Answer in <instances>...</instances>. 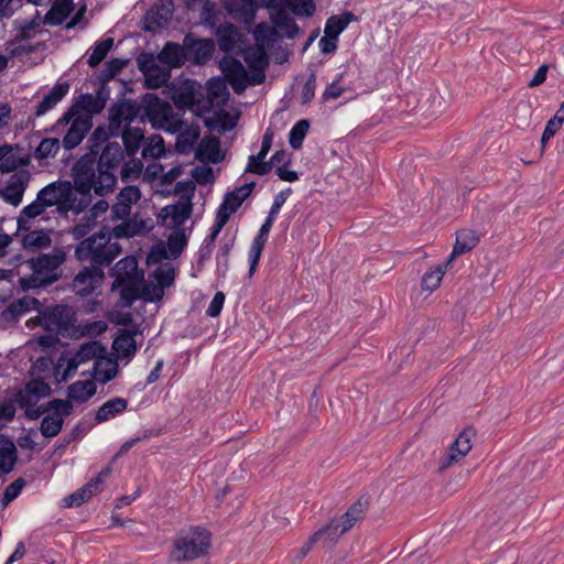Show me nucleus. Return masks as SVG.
I'll return each instance as SVG.
<instances>
[{"label":"nucleus","instance_id":"31","mask_svg":"<svg viewBox=\"0 0 564 564\" xmlns=\"http://www.w3.org/2000/svg\"><path fill=\"white\" fill-rule=\"evenodd\" d=\"M96 393V384L91 380L75 381L67 388V397L69 400L83 403L88 401Z\"/></svg>","mask_w":564,"mask_h":564},{"label":"nucleus","instance_id":"58","mask_svg":"<svg viewBox=\"0 0 564 564\" xmlns=\"http://www.w3.org/2000/svg\"><path fill=\"white\" fill-rule=\"evenodd\" d=\"M235 34H236V29L232 24H228V26L225 28L224 30L219 29L217 31L218 45L221 51L229 52L234 48Z\"/></svg>","mask_w":564,"mask_h":564},{"label":"nucleus","instance_id":"45","mask_svg":"<svg viewBox=\"0 0 564 564\" xmlns=\"http://www.w3.org/2000/svg\"><path fill=\"white\" fill-rule=\"evenodd\" d=\"M113 46V39L107 37L96 43L91 54L87 59V64L89 67H97L108 55L109 51Z\"/></svg>","mask_w":564,"mask_h":564},{"label":"nucleus","instance_id":"52","mask_svg":"<svg viewBox=\"0 0 564 564\" xmlns=\"http://www.w3.org/2000/svg\"><path fill=\"white\" fill-rule=\"evenodd\" d=\"M143 158L160 159L165 155L164 140L160 134H153L149 139V143L142 150Z\"/></svg>","mask_w":564,"mask_h":564},{"label":"nucleus","instance_id":"37","mask_svg":"<svg viewBox=\"0 0 564 564\" xmlns=\"http://www.w3.org/2000/svg\"><path fill=\"white\" fill-rule=\"evenodd\" d=\"M272 22L274 26L283 32L284 36L288 39H294L299 32L300 28L294 21L293 18H291L285 10L276 11L274 15H271Z\"/></svg>","mask_w":564,"mask_h":564},{"label":"nucleus","instance_id":"1","mask_svg":"<svg viewBox=\"0 0 564 564\" xmlns=\"http://www.w3.org/2000/svg\"><path fill=\"white\" fill-rule=\"evenodd\" d=\"M141 110H143V116L149 119L154 129H164L169 133L176 131L174 127L164 128L163 122L158 123L159 119L167 121L171 106L153 93H145L141 97L140 104L128 98L116 101L108 110V124L120 134L122 126L134 122Z\"/></svg>","mask_w":564,"mask_h":564},{"label":"nucleus","instance_id":"34","mask_svg":"<svg viewBox=\"0 0 564 564\" xmlns=\"http://www.w3.org/2000/svg\"><path fill=\"white\" fill-rule=\"evenodd\" d=\"M21 245L25 250H42L51 247L52 238L43 229H36L24 235Z\"/></svg>","mask_w":564,"mask_h":564},{"label":"nucleus","instance_id":"29","mask_svg":"<svg viewBox=\"0 0 564 564\" xmlns=\"http://www.w3.org/2000/svg\"><path fill=\"white\" fill-rule=\"evenodd\" d=\"M115 170L106 167H97V175L94 178V192L97 196L104 197L111 193L117 185V176Z\"/></svg>","mask_w":564,"mask_h":564},{"label":"nucleus","instance_id":"62","mask_svg":"<svg viewBox=\"0 0 564 564\" xmlns=\"http://www.w3.org/2000/svg\"><path fill=\"white\" fill-rule=\"evenodd\" d=\"M48 409L50 411H55L54 415L56 417H61L64 420V417L72 414L73 404L69 400L53 399L48 402Z\"/></svg>","mask_w":564,"mask_h":564},{"label":"nucleus","instance_id":"27","mask_svg":"<svg viewBox=\"0 0 564 564\" xmlns=\"http://www.w3.org/2000/svg\"><path fill=\"white\" fill-rule=\"evenodd\" d=\"M479 242V238L474 230L463 229L456 234V242L454 245L453 251L445 263L447 267L455 257L464 254L466 252L471 251Z\"/></svg>","mask_w":564,"mask_h":564},{"label":"nucleus","instance_id":"61","mask_svg":"<svg viewBox=\"0 0 564 564\" xmlns=\"http://www.w3.org/2000/svg\"><path fill=\"white\" fill-rule=\"evenodd\" d=\"M191 174L199 185H208L215 182L214 171L210 166H195Z\"/></svg>","mask_w":564,"mask_h":564},{"label":"nucleus","instance_id":"32","mask_svg":"<svg viewBox=\"0 0 564 564\" xmlns=\"http://www.w3.org/2000/svg\"><path fill=\"white\" fill-rule=\"evenodd\" d=\"M352 21H357V17L351 11H345L338 15H330L326 20L324 33L338 37Z\"/></svg>","mask_w":564,"mask_h":564},{"label":"nucleus","instance_id":"47","mask_svg":"<svg viewBox=\"0 0 564 564\" xmlns=\"http://www.w3.org/2000/svg\"><path fill=\"white\" fill-rule=\"evenodd\" d=\"M61 148V142L57 138H45L34 151V156L37 160L55 158Z\"/></svg>","mask_w":564,"mask_h":564},{"label":"nucleus","instance_id":"44","mask_svg":"<svg viewBox=\"0 0 564 564\" xmlns=\"http://www.w3.org/2000/svg\"><path fill=\"white\" fill-rule=\"evenodd\" d=\"M95 492L96 490L93 488V484L88 482L72 495L65 497L62 506L64 508L79 507L88 501Z\"/></svg>","mask_w":564,"mask_h":564},{"label":"nucleus","instance_id":"9","mask_svg":"<svg viewBox=\"0 0 564 564\" xmlns=\"http://www.w3.org/2000/svg\"><path fill=\"white\" fill-rule=\"evenodd\" d=\"M109 274L115 278L111 290H117L120 282L137 281L143 282L144 272L138 268V261L133 256L120 259L110 270Z\"/></svg>","mask_w":564,"mask_h":564},{"label":"nucleus","instance_id":"14","mask_svg":"<svg viewBox=\"0 0 564 564\" xmlns=\"http://www.w3.org/2000/svg\"><path fill=\"white\" fill-rule=\"evenodd\" d=\"M91 128V116H77L63 138L62 144L64 149L73 150L79 145Z\"/></svg>","mask_w":564,"mask_h":564},{"label":"nucleus","instance_id":"13","mask_svg":"<svg viewBox=\"0 0 564 564\" xmlns=\"http://www.w3.org/2000/svg\"><path fill=\"white\" fill-rule=\"evenodd\" d=\"M41 315L44 319L45 328L55 326L58 330H68L75 319L72 307L63 304L46 307L41 312Z\"/></svg>","mask_w":564,"mask_h":564},{"label":"nucleus","instance_id":"17","mask_svg":"<svg viewBox=\"0 0 564 564\" xmlns=\"http://www.w3.org/2000/svg\"><path fill=\"white\" fill-rule=\"evenodd\" d=\"M370 508V497L368 495L360 496L340 517L341 530L340 533L348 532L358 521L366 517Z\"/></svg>","mask_w":564,"mask_h":564},{"label":"nucleus","instance_id":"16","mask_svg":"<svg viewBox=\"0 0 564 564\" xmlns=\"http://www.w3.org/2000/svg\"><path fill=\"white\" fill-rule=\"evenodd\" d=\"M195 158L202 163H220L225 159V152L221 151L220 140L215 135H206L200 141Z\"/></svg>","mask_w":564,"mask_h":564},{"label":"nucleus","instance_id":"26","mask_svg":"<svg viewBox=\"0 0 564 564\" xmlns=\"http://www.w3.org/2000/svg\"><path fill=\"white\" fill-rule=\"evenodd\" d=\"M128 404V400L120 397L106 401L99 406L95 414V424H100L122 414L127 410Z\"/></svg>","mask_w":564,"mask_h":564},{"label":"nucleus","instance_id":"57","mask_svg":"<svg viewBox=\"0 0 564 564\" xmlns=\"http://www.w3.org/2000/svg\"><path fill=\"white\" fill-rule=\"evenodd\" d=\"M340 530L341 519L339 521L332 520L329 523L316 531V533H321V540L325 539V541L334 544L344 534L340 533Z\"/></svg>","mask_w":564,"mask_h":564},{"label":"nucleus","instance_id":"48","mask_svg":"<svg viewBox=\"0 0 564 564\" xmlns=\"http://www.w3.org/2000/svg\"><path fill=\"white\" fill-rule=\"evenodd\" d=\"M187 246V237L184 229L173 231L167 238V247L172 259H177Z\"/></svg>","mask_w":564,"mask_h":564},{"label":"nucleus","instance_id":"33","mask_svg":"<svg viewBox=\"0 0 564 564\" xmlns=\"http://www.w3.org/2000/svg\"><path fill=\"white\" fill-rule=\"evenodd\" d=\"M112 349L117 352V358L127 359L129 362L138 351L135 338H130V335L122 336L117 332V336L111 345Z\"/></svg>","mask_w":564,"mask_h":564},{"label":"nucleus","instance_id":"22","mask_svg":"<svg viewBox=\"0 0 564 564\" xmlns=\"http://www.w3.org/2000/svg\"><path fill=\"white\" fill-rule=\"evenodd\" d=\"M184 45L186 46V52H192L194 54V61L197 64H200L207 61L213 52L215 51V44L213 40L209 39H194L192 34H186L184 37Z\"/></svg>","mask_w":564,"mask_h":564},{"label":"nucleus","instance_id":"53","mask_svg":"<svg viewBox=\"0 0 564 564\" xmlns=\"http://www.w3.org/2000/svg\"><path fill=\"white\" fill-rule=\"evenodd\" d=\"M64 420L55 415H46L43 417L40 431L44 437H54L59 434L63 429Z\"/></svg>","mask_w":564,"mask_h":564},{"label":"nucleus","instance_id":"55","mask_svg":"<svg viewBox=\"0 0 564 564\" xmlns=\"http://www.w3.org/2000/svg\"><path fill=\"white\" fill-rule=\"evenodd\" d=\"M52 392V389L48 383H46L42 378L33 379L25 386V394L26 397H35L36 400L40 398L48 397Z\"/></svg>","mask_w":564,"mask_h":564},{"label":"nucleus","instance_id":"24","mask_svg":"<svg viewBox=\"0 0 564 564\" xmlns=\"http://www.w3.org/2000/svg\"><path fill=\"white\" fill-rule=\"evenodd\" d=\"M264 0H225L226 10L237 19L248 21L254 17Z\"/></svg>","mask_w":564,"mask_h":564},{"label":"nucleus","instance_id":"41","mask_svg":"<svg viewBox=\"0 0 564 564\" xmlns=\"http://www.w3.org/2000/svg\"><path fill=\"white\" fill-rule=\"evenodd\" d=\"M15 401L20 408L25 409V416L31 421L40 419L42 414L50 411L48 402L46 404H42L41 406L33 408L36 403V400L32 401L31 398L24 395L21 391L18 393Z\"/></svg>","mask_w":564,"mask_h":564},{"label":"nucleus","instance_id":"21","mask_svg":"<svg viewBox=\"0 0 564 564\" xmlns=\"http://www.w3.org/2000/svg\"><path fill=\"white\" fill-rule=\"evenodd\" d=\"M124 159V152L117 141L107 142L97 156V167L116 170Z\"/></svg>","mask_w":564,"mask_h":564},{"label":"nucleus","instance_id":"4","mask_svg":"<svg viewBox=\"0 0 564 564\" xmlns=\"http://www.w3.org/2000/svg\"><path fill=\"white\" fill-rule=\"evenodd\" d=\"M76 354L79 361L83 362L95 359L94 375L99 382L106 384L117 377L119 372L117 358L107 356V349L100 341L84 343Z\"/></svg>","mask_w":564,"mask_h":564},{"label":"nucleus","instance_id":"19","mask_svg":"<svg viewBox=\"0 0 564 564\" xmlns=\"http://www.w3.org/2000/svg\"><path fill=\"white\" fill-rule=\"evenodd\" d=\"M192 213V202H178L177 204L164 207L162 214L158 216V223L163 225L166 218L171 216L173 221L171 227L181 229L180 226L191 217Z\"/></svg>","mask_w":564,"mask_h":564},{"label":"nucleus","instance_id":"28","mask_svg":"<svg viewBox=\"0 0 564 564\" xmlns=\"http://www.w3.org/2000/svg\"><path fill=\"white\" fill-rule=\"evenodd\" d=\"M119 135L121 137L124 147L123 152H126L128 156H134L144 141V130L139 127L128 124L120 130Z\"/></svg>","mask_w":564,"mask_h":564},{"label":"nucleus","instance_id":"20","mask_svg":"<svg viewBox=\"0 0 564 564\" xmlns=\"http://www.w3.org/2000/svg\"><path fill=\"white\" fill-rule=\"evenodd\" d=\"M158 59L165 64L169 69L182 67L187 59L186 46L174 42H166L158 54Z\"/></svg>","mask_w":564,"mask_h":564},{"label":"nucleus","instance_id":"49","mask_svg":"<svg viewBox=\"0 0 564 564\" xmlns=\"http://www.w3.org/2000/svg\"><path fill=\"white\" fill-rule=\"evenodd\" d=\"M199 138V128H188L182 132L175 143L176 151L180 153L188 152Z\"/></svg>","mask_w":564,"mask_h":564},{"label":"nucleus","instance_id":"56","mask_svg":"<svg viewBox=\"0 0 564 564\" xmlns=\"http://www.w3.org/2000/svg\"><path fill=\"white\" fill-rule=\"evenodd\" d=\"M145 87L149 89H158L165 86L170 79V69H162L158 66V70H153L144 75Z\"/></svg>","mask_w":564,"mask_h":564},{"label":"nucleus","instance_id":"43","mask_svg":"<svg viewBox=\"0 0 564 564\" xmlns=\"http://www.w3.org/2000/svg\"><path fill=\"white\" fill-rule=\"evenodd\" d=\"M269 236L261 234L258 231L257 236L253 238L250 250H249V275H252L257 267L259 264V260L261 257V253L264 249V246L268 241Z\"/></svg>","mask_w":564,"mask_h":564},{"label":"nucleus","instance_id":"3","mask_svg":"<svg viewBox=\"0 0 564 564\" xmlns=\"http://www.w3.org/2000/svg\"><path fill=\"white\" fill-rule=\"evenodd\" d=\"M212 546V533L199 525H191L173 539L169 561L183 563L206 556Z\"/></svg>","mask_w":564,"mask_h":564},{"label":"nucleus","instance_id":"8","mask_svg":"<svg viewBox=\"0 0 564 564\" xmlns=\"http://www.w3.org/2000/svg\"><path fill=\"white\" fill-rule=\"evenodd\" d=\"M104 280L105 272L101 268L85 267L74 276L72 289L80 297H86L94 294Z\"/></svg>","mask_w":564,"mask_h":564},{"label":"nucleus","instance_id":"6","mask_svg":"<svg viewBox=\"0 0 564 564\" xmlns=\"http://www.w3.org/2000/svg\"><path fill=\"white\" fill-rule=\"evenodd\" d=\"M107 237L104 230L95 232L93 236L83 239L75 249V257L79 261H90L89 267H97L104 270L112 263L109 252L106 250Z\"/></svg>","mask_w":564,"mask_h":564},{"label":"nucleus","instance_id":"35","mask_svg":"<svg viewBox=\"0 0 564 564\" xmlns=\"http://www.w3.org/2000/svg\"><path fill=\"white\" fill-rule=\"evenodd\" d=\"M117 137H119V133L117 131L112 130V128H110L109 124L108 126L99 124L95 128L93 133L89 135V138L87 140V148L90 151H97V153H99L101 150V145L104 143L109 142L108 140L110 138H117Z\"/></svg>","mask_w":564,"mask_h":564},{"label":"nucleus","instance_id":"54","mask_svg":"<svg viewBox=\"0 0 564 564\" xmlns=\"http://www.w3.org/2000/svg\"><path fill=\"white\" fill-rule=\"evenodd\" d=\"M444 273L445 269L442 265L425 272L421 281L422 289L430 292L435 291L440 286Z\"/></svg>","mask_w":564,"mask_h":564},{"label":"nucleus","instance_id":"50","mask_svg":"<svg viewBox=\"0 0 564 564\" xmlns=\"http://www.w3.org/2000/svg\"><path fill=\"white\" fill-rule=\"evenodd\" d=\"M131 160L123 163L120 171V177L122 182H130L134 178H138L143 170V163L140 159L134 156H130Z\"/></svg>","mask_w":564,"mask_h":564},{"label":"nucleus","instance_id":"12","mask_svg":"<svg viewBox=\"0 0 564 564\" xmlns=\"http://www.w3.org/2000/svg\"><path fill=\"white\" fill-rule=\"evenodd\" d=\"M219 68L225 74L227 82L237 95H241L246 90L245 82L247 80V72L242 63L232 56H224L219 62Z\"/></svg>","mask_w":564,"mask_h":564},{"label":"nucleus","instance_id":"11","mask_svg":"<svg viewBox=\"0 0 564 564\" xmlns=\"http://www.w3.org/2000/svg\"><path fill=\"white\" fill-rule=\"evenodd\" d=\"M31 180V173L21 169L13 173L8 182V185L0 189V196L12 206L17 207L21 204L23 194Z\"/></svg>","mask_w":564,"mask_h":564},{"label":"nucleus","instance_id":"42","mask_svg":"<svg viewBox=\"0 0 564 564\" xmlns=\"http://www.w3.org/2000/svg\"><path fill=\"white\" fill-rule=\"evenodd\" d=\"M269 236L261 234L258 231L257 236L253 238L250 250H249V275H252L257 267L259 264V260L261 257V253L264 249V246L268 241Z\"/></svg>","mask_w":564,"mask_h":564},{"label":"nucleus","instance_id":"15","mask_svg":"<svg viewBox=\"0 0 564 564\" xmlns=\"http://www.w3.org/2000/svg\"><path fill=\"white\" fill-rule=\"evenodd\" d=\"M173 1L172 0H160L151 10L144 15L143 31L153 32L156 28L169 22L173 15Z\"/></svg>","mask_w":564,"mask_h":564},{"label":"nucleus","instance_id":"7","mask_svg":"<svg viewBox=\"0 0 564 564\" xmlns=\"http://www.w3.org/2000/svg\"><path fill=\"white\" fill-rule=\"evenodd\" d=\"M98 154L97 151L88 150L72 169L75 189L82 196H89L94 187Z\"/></svg>","mask_w":564,"mask_h":564},{"label":"nucleus","instance_id":"38","mask_svg":"<svg viewBox=\"0 0 564 564\" xmlns=\"http://www.w3.org/2000/svg\"><path fill=\"white\" fill-rule=\"evenodd\" d=\"M141 283L137 281L120 282V305L122 307H131L132 304L141 299Z\"/></svg>","mask_w":564,"mask_h":564},{"label":"nucleus","instance_id":"2","mask_svg":"<svg viewBox=\"0 0 564 564\" xmlns=\"http://www.w3.org/2000/svg\"><path fill=\"white\" fill-rule=\"evenodd\" d=\"M66 253L63 249L54 248L52 253H40L37 257L26 259L25 263L32 273L20 278L21 291L46 289L61 279L57 273L59 267L65 262Z\"/></svg>","mask_w":564,"mask_h":564},{"label":"nucleus","instance_id":"39","mask_svg":"<svg viewBox=\"0 0 564 564\" xmlns=\"http://www.w3.org/2000/svg\"><path fill=\"white\" fill-rule=\"evenodd\" d=\"M238 122L237 117L230 116L226 110L217 112V118H206L204 124L207 129L214 130L218 128L219 132H226L232 130Z\"/></svg>","mask_w":564,"mask_h":564},{"label":"nucleus","instance_id":"23","mask_svg":"<svg viewBox=\"0 0 564 564\" xmlns=\"http://www.w3.org/2000/svg\"><path fill=\"white\" fill-rule=\"evenodd\" d=\"M68 82L56 83L54 87L39 102L34 116L41 117L48 110L53 109L68 94Z\"/></svg>","mask_w":564,"mask_h":564},{"label":"nucleus","instance_id":"63","mask_svg":"<svg viewBox=\"0 0 564 564\" xmlns=\"http://www.w3.org/2000/svg\"><path fill=\"white\" fill-rule=\"evenodd\" d=\"M245 62L250 69L267 68L269 65L268 55L263 51L247 53L245 55Z\"/></svg>","mask_w":564,"mask_h":564},{"label":"nucleus","instance_id":"36","mask_svg":"<svg viewBox=\"0 0 564 564\" xmlns=\"http://www.w3.org/2000/svg\"><path fill=\"white\" fill-rule=\"evenodd\" d=\"M148 230L149 229H145V221L143 219L138 220L135 218H131L124 220L120 225H117L112 229V234L116 238H132Z\"/></svg>","mask_w":564,"mask_h":564},{"label":"nucleus","instance_id":"40","mask_svg":"<svg viewBox=\"0 0 564 564\" xmlns=\"http://www.w3.org/2000/svg\"><path fill=\"white\" fill-rule=\"evenodd\" d=\"M73 107L79 113L80 111H85L84 116H94L102 112L104 108L99 104V101L91 94L86 93L82 94L74 102Z\"/></svg>","mask_w":564,"mask_h":564},{"label":"nucleus","instance_id":"10","mask_svg":"<svg viewBox=\"0 0 564 564\" xmlns=\"http://www.w3.org/2000/svg\"><path fill=\"white\" fill-rule=\"evenodd\" d=\"M476 432L473 427L464 429L449 446L448 453L441 458V469L451 467L454 463L464 458L471 449V438Z\"/></svg>","mask_w":564,"mask_h":564},{"label":"nucleus","instance_id":"5","mask_svg":"<svg viewBox=\"0 0 564 564\" xmlns=\"http://www.w3.org/2000/svg\"><path fill=\"white\" fill-rule=\"evenodd\" d=\"M72 184L68 181L53 182L41 188L36 195V199L23 207L21 216L25 218H35L44 213L48 207L56 205L58 199L70 202ZM74 202L75 198H72Z\"/></svg>","mask_w":564,"mask_h":564},{"label":"nucleus","instance_id":"30","mask_svg":"<svg viewBox=\"0 0 564 564\" xmlns=\"http://www.w3.org/2000/svg\"><path fill=\"white\" fill-rule=\"evenodd\" d=\"M73 10V0H57L44 15L43 23L48 25H61L66 21Z\"/></svg>","mask_w":564,"mask_h":564},{"label":"nucleus","instance_id":"64","mask_svg":"<svg viewBox=\"0 0 564 564\" xmlns=\"http://www.w3.org/2000/svg\"><path fill=\"white\" fill-rule=\"evenodd\" d=\"M138 68L143 75H148V73L158 70V64L154 55L152 53L142 52L137 57Z\"/></svg>","mask_w":564,"mask_h":564},{"label":"nucleus","instance_id":"60","mask_svg":"<svg viewBox=\"0 0 564 564\" xmlns=\"http://www.w3.org/2000/svg\"><path fill=\"white\" fill-rule=\"evenodd\" d=\"M289 6L296 15L312 17L316 11L314 0H289Z\"/></svg>","mask_w":564,"mask_h":564},{"label":"nucleus","instance_id":"46","mask_svg":"<svg viewBox=\"0 0 564 564\" xmlns=\"http://www.w3.org/2000/svg\"><path fill=\"white\" fill-rule=\"evenodd\" d=\"M310 120L301 119L291 129L289 133V143L293 150H300L310 129Z\"/></svg>","mask_w":564,"mask_h":564},{"label":"nucleus","instance_id":"59","mask_svg":"<svg viewBox=\"0 0 564 564\" xmlns=\"http://www.w3.org/2000/svg\"><path fill=\"white\" fill-rule=\"evenodd\" d=\"M164 295V290L159 284L147 283L143 281L141 283V299L144 302H155L160 301Z\"/></svg>","mask_w":564,"mask_h":564},{"label":"nucleus","instance_id":"18","mask_svg":"<svg viewBox=\"0 0 564 564\" xmlns=\"http://www.w3.org/2000/svg\"><path fill=\"white\" fill-rule=\"evenodd\" d=\"M31 310L41 313V302L33 296L25 295L11 302L2 311L1 316L7 322H17L21 315L30 312Z\"/></svg>","mask_w":564,"mask_h":564},{"label":"nucleus","instance_id":"25","mask_svg":"<svg viewBox=\"0 0 564 564\" xmlns=\"http://www.w3.org/2000/svg\"><path fill=\"white\" fill-rule=\"evenodd\" d=\"M17 462L18 451L14 442L9 436L0 434V473H11Z\"/></svg>","mask_w":564,"mask_h":564},{"label":"nucleus","instance_id":"51","mask_svg":"<svg viewBox=\"0 0 564 564\" xmlns=\"http://www.w3.org/2000/svg\"><path fill=\"white\" fill-rule=\"evenodd\" d=\"M129 63V59L124 58H112L106 63L105 67L99 74V82L108 83L117 74H119Z\"/></svg>","mask_w":564,"mask_h":564}]
</instances>
